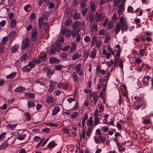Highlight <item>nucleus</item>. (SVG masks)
<instances>
[{
    "mask_svg": "<svg viewBox=\"0 0 153 153\" xmlns=\"http://www.w3.org/2000/svg\"><path fill=\"white\" fill-rule=\"evenodd\" d=\"M39 34H38L37 29L36 28L32 29L30 33V39L32 41H36L37 39L38 35L39 39H41L43 38L44 34L42 31L41 30L39 31Z\"/></svg>",
    "mask_w": 153,
    "mask_h": 153,
    "instance_id": "1",
    "label": "nucleus"
},
{
    "mask_svg": "<svg viewBox=\"0 0 153 153\" xmlns=\"http://www.w3.org/2000/svg\"><path fill=\"white\" fill-rule=\"evenodd\" d=\"M120 25L121 28L122 29V33H123L124 30L127 31L128 29V27L126 24L123 21V19L122 17L120 18Z\"/></svg>",
    "mask_w": 153,
    "mask_h": 153,
    "instance_id": "2",
    "label": "nucleus"
},
{
    "mask_svg": "<svg viewBox=\"0 0 153 153\" xmlns=\"http://www.w3.org/2000/svg\"><path fill=\"white\" fill-rule=\"evenodd\" d=\"M41 63V60L40 59H32L31 61L29 62L28 64L32 68L35 66V64Z\"/></svg>",
    "mask_w": 153,
    "mask_h": 153,
    "instance_id": "3",
    "label": "nucleus"
},
{
    "mask_svg": "<svg viewBox=\"0 0 153 153\" xmlns=\"http://www.w3.org/2000/svg\"><path fill=\"white\" fill-rule=\"evenodd\" d=\"M29 39L27 38H26L23 40L21 46V49H25L27 48L29 45Z\"/></svg>",
    "mask_w": 153,
    "mask_h": 153,
    "instance_id": "4",
    "label": "nucleus"
},
{
    "mask_svg": "<svg viewBox=\"0 0 153 153\" xmlns=\"http://www.w3.org/2000/svg\"><path fill=\"white\" fill-rule=\"evenodd\" d=\"M62 34L65 35L66 37H69L71 35V31L69 29H68L64 27L61 30Z\"/></svg>",
    "mask_w": 153,
    "mask_h": 153,
    "instance_id": "5",
    "label": "nucleus"
},
{
    "mask_svg": "<svg viewBox=\"0 0 153 153\" xmlns=\"http://www.w3.org/2000/svg\"><path fill=\"white\" fill-rule=\"evenodd\" d=\"M102 13H101L100 14L97 12L95 13V21L98 23L99 22H101L102 19Z\"/></svg>",
    "mask_w": 153,
    "mask_h": 153,
    "instance_id": "6",
    "label": "nucleus"
},
{
    "mask_svg": "<svg viewBox=\"0 0 153 153\" xmlns=\"http://www.w3.org/2000/svg\"><path fill=\"white\" fill-rule=\"evenodd\" d=\"M81 64L80 63L78 64L76 66V72L79 73V74L80 76L82 75L83 73L81 69Z\"/></svg>",
    "mask_w": 153,
    "mask_h": 153,
    "instance_id": "7",
    "label": "nucleus"
},
{
    "mask_svg": "<svg viewBox=\"0 0 153 153\" xmlns=\"http://www.w3.org/2000/svg\"><path fill=\"white\" fill-rule=\"evenodd\" d=\"M90 31L92 32H96L97 30V25L94 22L90 25Z\"/></svg>",
    "mask_w": 153,
    "mask_h": 153,
    "instance_id": "8",
    "label": "nucleus"
},
{
    "mask_svg": "<svg viewBox=\"0 0 153 153\" xmlns=\"http://www.w3.org/2000/svg\"><path fill=\"white\" fill-rule=\"evenodd\" d=\"M150 77L149 76H145L143 77L142 80V82L145 85L147 86L149 84V80L150 79Z\"/></svg>",
    "mask_w": 153,
    "mask_h": 153,
    "instance_id": "9",
    "label": "nucleus"
},
{
    "mask_svg": "<svg viewBox=\"0 0 153 153\" xmlns=\"http://www.w3.org/2000/svg\"><path fill=\"white\" fill-rule=\"evenodd\" d=\"M80 22L79 21H75L72 25V28L76 30H79V27L80 25Z\"/></svg>",
    "mask_w": 153,
    "mask_h": 153,
    "instance_id": "10",
    "label": "nucleus"
},
{
    "mask_svg": "<svg viewBox=\"0 0 153 153\" xmlns=\"http://www.w3.org/2000/svg\"><path fill=\"white\" fill-rule=\"evenodd\" d=\"M91 11V12H94L96 10V6L94 3L93 1H91L89 4Z\"/></svg>",
    "mask_w": 153,
    "mask_h": 153,
    "instance_id": "11",
    "label": "nucleus"
},
{
    "mask_svg": "<svg viewBox=\"0 0 153 153\" xmlns=\"http://www.w3.org/2000/svg\"><path fill=\"white\" fill-rule=\"evenodd\" d=\"M79 30H76L74 28L72 29L71 31V34L72 36L74 38L78 34Z\"/></svg>",
    "mask_w": 153,
    "mask_h": 153,
    "instance_id": "12",
    "label": "nucleus"
},
{
    "mask_svg": "<svg viewBox=\"0 0 153 153\" xmlns=\"http://www.w3.org/2000/svg\"><path fill=\"white\" fill-rule=\"evenodd\" d=\"M60 110V108L59 106H56L52 110V114L55 115Z\"/></svg>",
    "mask_w": 153,
    "mask_h": 153,
    "instance_id": "13",
    "label": "nucleus"
},
{
    "mask_svg": "<svg viewBox=\"0 0 153 153\" xmlns=\"http://www.w3.org/2000/svg\"><path fill=\"white\" fill-rule=\"evenodd\" d=\"M82 56L81 54L76 53L74 54L72 57V59L73 60H75L80 58Z\"/></svg>",
    "mask_w": 153,
    "mask_h": 153,
    "instance_id": "14",
    "label": "nucleus"
},
{
    "mask_svg": "<svg viewBox=\"0 0 153 153\" xmlns=\"http://www.w3.org/2000/svg\"><path fill=\"white\" fill-rule=\"evenodd\" d=\"M49 62L52 64H58L60 62V61L54 57H51L49 59Z\"/></svg>",
    "mask_w": 153,
    "mask_h": 153,
    "instance_id": "15",
    "label": "nucleus"
},
{
    "mask_svg": "<svg viewBox=\"0 0 153 153\" xmlns=\"http://www.w3.org/2000/svg\"><path fill=\"white\" fill-rule=\"evenodd\" d=\"M19 45L18 44H16L13 46L11 48V50L12 53H15L18 50Z\"/></svg>",
    "mask_w": 153,
    "mask_h": 153,
    "instance_id": "16",
    "label": "nucleus"
},
{
    "mask_svg": "<svg viewBox=\"0 0 153 153\" xmlns=\"http://www.w3.org/2000/svg\"><path fill=\"white\" fill-rule=\"evenodd\" d=\"M28 55L26 53H24L22 54L21 57L20 59L21 62H25L28 58Z\"/></svg>",
    "mask_w": 153,
    "mask_h": 153,
    "instance_id": "17",
    "label": "nucleus"
},
{
    "mask_svg": "<svg viewBox=\"0 0 153 153\" xmlns=\"http://www.w3.org/2000/svg\"><path fill=\"white\" fill-rule=\"evenodd\" d=\"M47 55L46 54H42L39 56L38 58L37 59H39L41 61H45L47 59Z\"/></svg>",
    "mask_w": 153,
    "mask_h": 153,
    "instance_id": "18",
    "label": "nucleus"
},
{
    "mask_svg": "<svg viewBox=\"0 0 153 153\" xmlns=\"http://www.w3.org/2000/svg\"><path fill=\"white\" fill-rule=\"evenodd\" d=\"M76 44L74 42H72L71 43V47L70 49V52L71 53H73L76 50Z\"/></svg>",
    "mask_w": 153,
    "mask_h": 153,
    "instance_id": "19",
    "label": "nucleus"
},
{
    "mask_svg": "<svg viewBox=\"0 0 153 153\" xmlns=\"http://www.w3.org/2000/svg\"><path fill=\"white\" fill-rule=\"evenodd\" d=\"M31 69L32 68L30 66L28 65V64H27L23 68L22 71L24 72H29L30 71Z\"/></svg>",
    "mask_w": 153,
    "mask_h": 153,
    "instance_id": "20",
    "label": "nucleus"
},
{
    "mask_svg": "<svg viewBox=\"0 0 153 153\" xmlns=\"http://www.w3.org/2000/svg\"><path fill=\"white\" fill-rule=\"evenodd\" d=\"M88 15L89 18V22H90L91 23V24L94 21V15L92 13H90Z\"/></svg>",
    "mask_w": 153,
    "mask_h": 153,
    "instance_id": "21",
    "label": "nucleus"
},
{
    "mask_svg": "<svg viewBox=\"0 0 153 153\" xmlns=\"http://www.w3.org/2000/svg\"><path fill=\"white\" fill-rule=\"evenodd\" d=\"M8 146V143L6 141L2 143L0 146V149H5V148L7 147Z\"/></svg>",
    "mask_w": 153,
    "mask_h": 153,
    "instance_id": "22",
    "label": "nucleus"
},
{
    "mask_svg": "<svg viewBox=\"0 0 153 153\" xmlns=\"http://www.w3.org/2000/svg\"><path fill=\"white\" fill-rule=\"evenodd\" d=\"M81 16V14L80 13L75 12L73 15V18L75 20H77L80 18Z\"/></svg>",
    "mask_w": 153,
    "mask_h": 153,
    "instance_id": "23",
    "label": "nucleus"
},
{
    "mask_svg": "<svg viewBox=\"0 0 153 153\" xmlns=\"http://www.w3.org/2000/svg\"><path fill=\"white\" fill-rule=\"evenodd\" d=\"M43 27L44 31L45 32H47L48 31L49 24L47 22H44L43 23Z\"/></svg>",
    "mask_w": 153,
    "mask_h": 153,
    "instance_id": "24",
    "label": "nucleus"
},
{
    "mask_svg": "<svg viewBox=\"0 0 153 153\" xmlns=\"http://www.w3.org/2000/svg\"><path fill=\"white\" fill-rule=\"evenodd\" d=\"M96 49H93L91 52L90 57L93 59L95 58L96 55Z\"/></svg>",
    "mask_w": 153,
    "mask_h": 153,
    "instance_id": "25",
    "label": "nucleus"
},
{
    "mask_svg": "<svg viewBox=\"0 0 153 153\" xmlns=\"http://www.w3.org/2000/svg\"><path fill=\"white\" fill-rule=\"evenodd\" d=\"M87 125L88 126H93V117H91L89 118V120H88L87 122Z\"/></svg>",
    "mask_w": 153,
    "mask_h": 153,
    "instance_id": "26",
    "label": "nucleus"
},
{
    "mask_svg": "<svg viewBox=\"0 0 153 153\" xmlns=\"http://www.w3.org/2000/svg\"><path fill=\"white\" fill-rule=\"evenodd\" d=\"M25 89V88L24 87L20 86L17 88L15 89V91L17 92H20L24 91Z\"/></svg>",
    "mask_w": 153,
    "mask_h": 153,
    "instance_id": "27",
    "label": "nucleus"
},
{
    "mask_svg": "<svg viewBox=\"0 0 153 153\" xmlns=\"http://www.w3.org/2000/svg\"><path fill=\"white\" fill-rule=\"evenodd\" d=\"M120 28L121 27L120 24H118L116 25L115 30V35H117L120 31Z\"/></svg>",
    "mask_w": 153,
    "mask_h": 153,
    "instance_id": "28",
    "label": "nucleus"
},
{
    "mask_svg": "<svg viewBox=\"0 0 153 153\" xmlns=\"http://www.w3.org/2000/svg\"><path fill=\"white\" fill-rule=\"evenodd\" d=\"M54 47H55L56 51L57 52H59L61 49L62 45L60 43H57L56 45H54Z\"/></svg>",
    "mask_w": 153,
    "mask_h": 153,
    "instance_id": "29",
    "label": "nucleus"
},
{
    "mask_svg": "<svg viewBox=\"0 0 153 153\" xmlns=\"http://www.w3.org/2000/svg\"><path fill=\"white\" fill-rule=\"evenodd\" d=\"M27 105L28 108L34 107L35 106V103L33 101H28L27 102Z\"/></svg>",
    "mask_w": 153,
    "mask_h": 153,
    "instance_id": "30",
    "label": "nucleus"
},
{
    "mask_svg": "<svg viewBox=\"0 0 153 153\" xmlns=\"http://www.w3.org/2000/svg\"><path fill=\"white\" fill-rule=\"evenodd\" d=\"M17 126V124H8L7 126V127L8 129L12 130L16 128Z\"/></svg>",
    "mask_w": 153,
    "mask_h": 153,
    "instance_id": "31",
    "label": "nucleus"
},
{
    "mask_svg": "<svg viewBox=\"0 0 153 153\" xmlns=\"http://www.w3.org/2000/svg\"><path fill=\"white\" fill-rule=\"evenodd\" d=\"M85 131L84 129L82 130V134H80L79 137L80 138V140H82V139L83 140H84L85 138Z\"/></svg>",
    "mask_w": 153,
    "mask_h": 153,
    "instance_id": "32",
    "label": "nucleus"
},
{
    "mask_svg": "<svg viewBox=\"0 0 153 153\" xmlns=\"http://www.w3.org/2000/svg\"><path fill=\"white\" fill-rule=\"evenodd\" d=\"M55 71H52L50 69V70L48 71L47 72V75L48 77L49 78H51L52 76L54 74Z\"/></svg>",
    "mask_w": 153,
    "mask_h": 153,
    "instance_id": "33",
    "label": "nucleus"
},
{
    "mask_svg": "<svg viewBox=\"0 0 153 153\" xmlns=\"http://www.w3.org/2000/svg\"><path fill=\"white\" fill-rule=\"evenodd\" d=\"M54 100V98L51 96L48 97L46 100V102L49 103L53 102Z\"/></svg>",
    "mask_w": 153,
    "mask_h": 153,
    "instance_id": "34",
    "label": "nucleus"
},
{
    "mask_svg": "<svg viewBox=\"0 0 153 153\" xmlns=\"http://www.w3.org/2000/svg\"><path fill=\"white\" fill-rule=\"evenodd\" d=\"M25 96L29 98H34L35 97V94L33 93L27 92L26 93Z\"/></svg>",
    "mask_w": 153,
    "mask_h": 153,
    "instance_id": "35",
    "label": "nucleus"
},
{
    "mask_svg": "<svg viewBox=\"0 0 153 153\" xmlns=\"http://www.w3.org/2000/svg\"><path fill=\"white\" fill-rule=\"evenodd\" d=\"M16 72H13L11 74H10L9 75H7L6 76L7 79H12L16 75Z\"/></svg>",
    "mask_w": 153,
    "mask_h": 153,
    "instance_id": "36",
    "label": "nucleus"
},
{
    "mask_svg": "<svg viewBox=\"0 0 153 153\" xmlns=\"http://www.w3.org/2000/svg\"><path fill=\"white\" fill-rule=\"evenodd\" d=\"M72 23V21L70 19H67L65 23V25L66 26L68 27Z\"/></svg>",
    "mask_w": 153,
    "mask_h": 153,
    "instance_id": "37",
    "label": "nucleus"
},
{
    "mask_svg": "<svg viewBox=\"0 0 153 153\" xmlns=\"http://www.w3.org/2000/svg\"><path fill=\"white\" fill-rule=\"evenodd\" d=\"M93 129L92 127H89L88 128V130L86 132L87 136L89 137L91 134Z\"/></svg>",
    "mask_w": 153,
    "mask_h": 153,
    "instance_id": "38",
    "label": "nucleus"
},
{
    "mask_svg": "<svg viewBox=\"0 0 153 153\" xmlns=\"http://www.w3.org/2000/svg\"><path fill=\"white\" fill-rule=\"evenodd\" d=\"M16 20L15 19H12L10 22V27L11 28L14 27L16 24Z\"/></svg>",
    "mask_w": 153,
    "mask_h": 153,
    "instance_id": "39",
    "label": "nucleus"
},
{
    "mask_svg": "<svg viewBox=\"0 0 153 153\" xmlns=\"http://www.w3.org/2000/svg\"><path fill=\"white\" fill-rule=\"evenodd\" d=\"M105 38V43H106L108 42V41L110 39L111 36L108 33H106Z\"/></svg>",
    "mask_w": 153,
    "mask_h": 153,
    "instance_id": "40",
    "label": "nucleus"
},
{
    "mask_svg": "<svg viewBox=\"0 0 153 153\" xmlns=\"http://www.w3.org/2000/svg\"><path fill=\"white\" fill-rule=\"evenodd\" d=\"M56 84V82L51 81V83L49 85V86L51 88H52L55 89V86Z\"/></svg>",
    "mask_w": 153,
    "mask_h": 153,
    "instance_id": "41",
    "label": "nucleus"
},
{
    "mask_svg": "<svg viewBox=\"0 0 153 153\" xmlns=\"http://www.w3.org/2000/svg\"><path fill=\"white\" fill-rule=\"evenodd\" d=\"M4 51V45L2 43H0V53L2 54Z\"/></svg>",
    "mask_w": 153,
    "mask_h": 153,
    "instance_id": "42",
    "label": "nucleus"
},
{
    "mask_svg": "<svg viewBox=\"0 0 153 153\" xmlns=\"http://www.w3.org/2000/svg\"><path fill=\"white\" fill-rule=\"evenodd\" d=\"M67 55L66 53H61L59 54V56L63 59L67 58Z\"/></svg>",
    "mask_w": 153,
    "mask_h": 153,
    "instance_id": "43",
    "label": "nucleus"
},
{
    "mask_svg": "<svg viewBox=\"0 0 153 153\" xmlns=\"http://www.w3.org/2000/svg\"><path fill=\"white\" fill-rule=\"evenodd\" d=\"M99 123H100V122L99 118L97 117H95L94 120V126H96Z\"/></svg>",
    "mask_w": 153,
    "mask_h": 153,
    "instance_id": "44",
    "label": "nucleus"
},
{
    "mask_svg": "<svg viewBox=\"0 0 153 153\" xmlns=\"http://www.w3.org/2000/svg\"><path fill=\"white\" fill-rule=\"evenodd\" d=\"M56 50L54 45H52L50 47V52L51 54L54 53Z\"/></svg>",
    "mask_w": 153,
    "mask_h": 153,
    "instance_id": "45",
    "label": "nucleus"
},
{
    "mask_svg": "<svg viewBox=\"0 0 153 153\" xmlns=\"http://www.w3.org/2000/svg\"><path fill=\"white\" fill-rule=\"evenodd\" d=\"M8 40V38L7 36H5L2 38V42L0 43H2L4 45L7 42Z\"/></svg>",
    "mask_w": 153,
    "mask_h": 153,
    "instance_id": "46",
    "label": "nucleus"
},
{
    "mask_svg": "<svg viewBox=\"0 0 153 153\" xmlns=\"http://www.w3.org/2000/svg\"><path fill=\"white\" fill-rule=\"evenodd\" d=\"M24 9L25 11L28 12L31 10L30 4L27 5L24 7Z\"/></svg>",
    "mask_w": 153,
    "mask_h": 153,
    "instance_id": "47",
    "label": "nucleus"
},
{
    "mask_svg": "<svg viewBox=\"0 0 153 153\" xmlns=\"http://www.w3.org/2000/svg\"><path fill=\"white\" fill-rule=\"evenodd\" d=\"M97 38L95 36H93L91 45V47H93L95 44L96 42L97 41Z\"/></svg>",
    "mask_w": 153,
    "mask_h": 153,
    "instance_id": "48",
    "label": "nucleus"
},
{
    "mask_svg": "<svg viewBox=\"0 0 153 153\" xmlns=\"http://www.w3.org/2000/svg\"><path fill=\"white\" fill-rule=\"evenodd\" d=\"M84 40L86 43H89L91 41V39L89 36L87 35L85 36Z\"/></svg>",
    "mask_w": 153,
    "mask_h": 153,
    "instance_id": "49",
    "label": "nucleus"
},
{
    "mask_svg": "<svg viewBox=\"0 0 153 153\" xmlns=\"http://www.w3.org/2000/svg\"><path fill=\"white\" fill-rule=\"evenodd\" d=\"M89 53V52L88 51H86L84 52L83 57L84 58H85V59H84V61L88 58Z\"/></svg>",
    "mask_w": 153,
    "mask_h": 153,
    "instance_id": "50",
    "label": "nucleus"
},
{
    "mask_svg": "<svg viewBox=\"0 0 153 153\" xmlns=\"http://www.w3.org/2000/svg\"><path fill=\"white\" fill-rule=\"evenodd\" d=\"M25 115L27 118V120L30 121L31 119V116L30 114L28 112L25 113Z\"/></svg>",
    "mask_w": 153,
    "mask_h": 153,
    "instance_id": "51",
    "label": "nucleus"
},
{
    "mask_svg": "<svg viewBox=\"0 0 153 153\" xmlns=\"http://www.w3.org/2000/svg\"><path fill=\"white\" fill-rule=\"evenodd\" d=\"M72 77L73 79L76 82L77 81V74L75 72H73L72 74Z\"/></svg>",
    "mask_w": 153,
    "mask_h": 153,
    "instance_id": "52",
    "label": "nucleus"
},
{
    "mask_svg": "<svg viewBox=\"0 0 153 153\" xmlns=\"http://www.w3.org/2000/svg\"><path fill=\"white\" fill-rule=\"evenodd\" d=\"M99 137L100 142L102 143L104 142L106 140V137L103 135H100Z\"/></svg>",
    "mask_w": 153,
    "mask_h": 153,
    "instance_id": "53",
    "label": "nucleus"
},
{
    "mask_svg": "<svg viewBox=\"0 0 153 153\" xmlns=\"http://www.w3.org/2000/svg\"><path fill=\"white\" fill-rule=\"evenodd\" d=\"M101 41L100 40H98L96 42V46L98 48H99L101 45Z\"/></svg>",
    "mask_w": 153,
    "mask_h": 153,
    "instance_id": "54",
    "label": "nucleus"
},
{
    "mask_svg": "<svg viewBox=\"0 0 153 153\" xmlns=\"http://www.w3.org/2000/svg\"><path fill=\"white\" fill-rule=\"evenodd\" d=\"M144 124H149L151 123V120L149 119H145L143 122Z\"/></svg>",
    "mask_w": 153,
    "mask_h": 153,
    "instance_id": "55",
    "label": "nucleus"
},
{
    "mask_svg": "<svg viewBox=\"0 0 153 153\" xmlns=\"http://www.w3.org/2000/svg\"><path fill=\"white\" fill-rule=\"evenodd\" d=\"M105 82H107L106 81V80L105 79H101L100 80V82H99V85H100V86H103V85L105 83Z\"/></svg>",
    "mask_w": 153,
    "mask_h": 153,
    "instance_id": "56",
    "label": "nucleus"
},
{
    "mask_svg": "<svg viewBox=\"0 0 153 153\" xmlns=\"http://www.w3.org/2000/svg\"><path fill=\"white\" fill-rule=\"evenodd\" d=\"M26 135L25 134H23L21 136H19L17 137V139L19 140H23L25 137Z\"/></svg>",
    "mask_w": 153,
    "mask_h": 153,
    "instance_id": "57",
    "label": "nucleus"
},
{
    "mask_svg": "<svg viewBox=\"0 0 153 153\" xmlns=\"http://www.w3.org/2000/svg\"><path fill=\"white\" fill-rule=\"evenodd\" d=\"M105 32V30L104 29H102L100 30L99 33V35H102L103 36V37L101 36V37H104Z\"/></svg>",
    "mask_w": 153,
    "mask_h": 153,
    "instance_id": "58",
    "label": "nucleus"
},
{
    "mask_svg": "<svg viewBox=\"0 0 153 153\" xmlns=\"http://www.w3.org/2000/svg\"><path fill=\"white\" fill-rule=\"evenodd\" d=\"M70 48V46L69 45H68L66 46L63 48H62V51L64 52H65L67 51Z\"/></svg>",
    "mask_w": 153,
    "mask_h": 153,
    "instance_id": "59",
    "label": "nucleus"
},
{
    "mask_svg": "<svg viewBox=\"0 0 153 153\" xmlns=\"http://www.w3.org/2000/svg\"><path fill=\"white\" fill-rule=\"evenodd\" d=\"M16 33L15 31H12L9 34V36L11 37L12 38H13L15 36Z\"/></svg>",
    "mask_w": 153,
    "mask_h": 153,
    "instance_id": "60",
    "label": "nucleus"
},
{
    "mask_svg": "<svg viewBox=\"0 0 153 153\" xmlns=\"http://www.w3.org/2000/svg\"><path fill=\"white\" fill-rule=\"evenodd\" d=\"M88 10V8H86L82 10L81 12L82 15H83V16H85L86 14V13L87 12Z\"/></svg>",
    "mask_w": 153,
    "mask_h": 153,
    "instance_id": "61",
    "label": "nucleus"
},
{
    "mask_svg": "<svg viewBox=\"0 0 153 153\" xmlns=\"http://www.w3.org/2000/svg\"><path fill=\"white\" fill-rule=\"evenodd\" d=\"M113 26V23L112 21H111L108 22L107 27L108 28H111Z\"/></svg>",
    "mask_w": 153,
    "mask_h": 153,
    "instance_id": "62",
    "label": "nucleus"
},
{
    "mask_svg": "<svg viewBox=\"0 0 153 153\" xmlns=\"http://www.w3.org/2000/svg\"><path fill=\"white\" fill-rule=\"evenodd\" d=\"M62 66L61 65H58L55 66V68L56 70H60L62 68Z\"/></svg>",
    "mask_w": 153,
    "mask_h": 153,
    "instance_id": "63",
    "label": "nucleus"
},
{
    "mask_svg": "<svg viewBox=\"0 0 153 153\" xmlns=\"http://www.w3.org/2000/svg\"><path fill=\"white\" fill-rule=\"evenodd\" d=\"M55 143L54 141L50 142L48 145L49 148H53L55 146Z\"/></svg>",
    "mask_w": 153,
    "mask_h": 153,
    "instance_id": "64",
    "label": "nucleus"
}]
</instances>
